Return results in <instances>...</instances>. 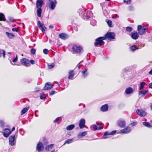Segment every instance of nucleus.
I'll use <instances>...</instances> for the list:
<instances>
[{
	"label": "nucleus",
	"mask_w": 152,
	"mask_h": 152,
	"mask_svg": "<svg viewBox=\"0 0 152 152\" xmlns=\"http://www.w3.org/2000/svg\"><path fill=\"white\" fill-rule=\"evenodd\" d=\"M146 84V83L145 82H142L140 83V86L139 89L140 90H142L143 89L144 86Z\"/></svg>",
	"instance_id": "bb28decb"
},
{
	"label": "nucleus",
	"mask_w": 152,
	"mask_h": 152,
	"mask_svg": "<svg viewBox=\"0 0 152 152\" xmlns=\"http://www.w3.org/2000/svg\"><path fill=\"white\" fill-rule=\"evenodd\" d=\"M57 4L56 0H49L48 1V6L52 10H54Z\"/></svg>",
	"instance_id": "f03ea898"
},
{
	"label": "nucleus",
	"mask_w": 152,
	"mask_h": 152,
	"mask_svg": "<svg viewBox=\"0 0 152 152\" xmlns=\"http://www.w3.org/2000/svg\"><path fill=\"white\" fill-rule=\"evenodd\" d=\"M83 62V61H81V62L80 63H79V64H78V65H77V67H78V68L79 69H80V66H81V65H79L80 64V63H81V62Z\"/></svg>",
	"instance_id": "e2e57ef3"
},
{
	"label": "nucleus",
	"mask_w": 152,
	"mask_h": 152,
	"mask_svg": "<svg viewBox=\"0 0 152 152\" xmlns=\"http://www.w3.org/2000/svg\"><path fill=\"white\" fill-rule=\"evenodd\" d=\"M133 91V90L132 88L129 87L127 88L125 90V92L127 94H129L132 93Z\"/></svg>",
	"instance_id": "aec40b11"
},
{
	"label": "nucleus",
	"mask_w": 152,
	"mask_h": 152,
	"mask_svg": "<svg viewBox=\"0 0 152 152\" xmlns=\"http://www.w3.org/2000/svg\"><path fill=\"white\" fill-rule=\"evenodd\" d=\"M87 134V132H80L78 135V137H81V136H83Z\"/></svg>",
	"instance_id": "72a5a7b5"
},
{
	"label": "nucleus",
	"mask_w": 152,
	"mask_h": 152,
	"mask_svg": "<svg viewBox=\"0 0 152 152\" xmlns=\"http://www.w3.org/2000/svg\"><path fill=\"white\" fill-rule=\"evenodd\" d=\"M44 53L45 54H47L48 53V50L47 49H44L43 50Z\"/></svg>",
	"instance_id": "a18cd8bd"
},
{
	"label": "nucleus",
	"mask_w": 152,
	"mask_h": 152,
	"mask_svg": "<svg viewBox=\"0 0 152 152\" xmlns=\"http://www.w3.org/2000/svg\"><path fill=\"white\" fill-rule=\"evenodd\" d=\"M87 69H86L82 72V76L84 78L86 77L88 74V73L87 72Z\"/></svg>",
	"instance_id": "393cba45"
},
{
	"label": "nucleus",
	"mask_w": 152,
	"mask_h": 152,
	"mask_svg": "<svg viewBox=\"0 0 152 152\" xmlns=\"http://www.w3.org/2000/svg\"><path fill=\"white\" fill-rule=\"evenodd\" d=\"M73 140V139H67L66 141L64 143V145L65 144H69V143H72V142Z\"/></svg>",
	"instance_id": "c9c22d12"
},
{
	"label": "nucleus",
	"mask_w": 152,
	"mask_h": 152,
	"mask_svg": "<svg viewBox=\"0 0 152 152\" xmlns=\"http://www.w3.org/2000/svg\"><path fill=\"white\" fill-rule=\"evenodd\" d=\"M148 92V90L145 91H139L138 94L139 95H141L142 97L144 96Z\"/></svg>",
	"instance_id": "6ab92c4d"
},
{
	"label": "nucleus",
	"mask_w": 152,
	"mask_h": 152,
	"mask_svg": "<svg viewBox=\"0 0 152 152\" xmlns=\"http://www.w3.org/2000/svg\"><path fill=\"white\" fill-rule=\"evenodd\" d=\"M42 0H37L36 2V6H42L43 4Z\"/></svg>",
	"instance_id": "5701e85b"
},
{
	"label": "nucleus",
	"mask_w": 152,
	"mask_h": 152,
	"mask_svg": "<svg viewBox=\"0 0 152 152\" xmlns=\"http://www.w3.org/2000/svg\"><path fill=\"white\" fill-rule=\"evenodd\" d=\"M116 131H115V130L113 131H112L111 132H110V134L111 135H113V134H115V133H116Z\"/></svg>",
	"instance_id": "864d4df0"
},
{
	"label": "nucleus",
	"mask_w": 152,
	"mask_h": 152,
	"mask_svg": "<svg viewBox=\"0 0 152 152\" xmlns=\"http://www.w3.org/2000/svg\"><path fill=\"white\" fill-rule=\"evenodd\" d=\"M110 132H105L103 136L102 137V138L103 139H106L107 138V137H106L107 135H111Z\"/></svg>",
	"instance_id": "e433bc0d"
},
{
	"label": "nucleus",
	"mask_w": 152,
	"mask_h": 152,
	"mask_svg": "<svg viewBox=\"0 0 152 152\" xmlns=\"http://www.w3.org/2000/svg\"><path fill=\"white\" fill-rule=\"evenodd\" d=\"M136 112L137 114L141 117H144L147 114L146 112L142 110H140L139 109H137L136 110Z\"/></svg>",
	"instance_id": "9d476101"
},
{
	"label": "nucleus",
	"mask_w": 152,
	"mask_h": 152,
	"mask_svg": "<svg viewBox=\"0 0 152 152\" xmlns=\"http://www.w3.org/2000/svg\"><path fill=\"white\" fill-rule=\"evenodd\" d=\"M106 38H108L110 39H113L115 38V34L114 33L108 32L105 35L104 37Z\"/></svg>",
	"instance_id": "0eeeda50"
},
{
	"label": "nucleus",
	"mask_w": 152,
	"mask_h": 152,
	"mask_svg": "<svg viewBox=\"0 0 152 152\" xmlns=\"http://www.w3.org/2000/svg\"><path fill=\"white\" fill-rule=\"evenodd\" d=\"M91 24L92 26H94L96 24V21L94 19H92L91 21Z\"/></svg>",
	"instance_id": "79ce46f5"
},
{
	"label": "nucleus",
	"mask_w": 152,
	"mask_h": 152,
	"mask_svg": "<svg viewBox=\"0 0 152 152\" xmlns=\"http://www.w3.org/2000/svg\"><path fill=\"white\" fill-rule=\"evenodd\" d=\"M62 117H60L57 118L55 120L53 121V122L54 123H56L58 121H60L61 120Z\"/></svg>",
	"instance_id": "ea45409f"
},
{
	"label": "nucleus",
	"mask_w": 152,
	"mask_h": 152,
	"mask_svg": "<svg viewBox=\"0 0 152 152\" xmlns=\"http://www.w3.org/2000/svg\"><path fill=\"white\" fill-rule=\"evenodd\" d=\"M55 92V91H51V92L50 93V95H52L54 94Z\"/></svg>",
	"instance_id": "6e6d98bb"
},
{
	"label": "nucleus",
	"mask_w": 152,
	"mask_h": 152,
	"mask_svg": "<svg viewBox=\"0 0 152 152\" xmlns=\"http://www.w3.org/2000/svg\"><path fill=\"white\" fill-rule=\"evenodd\" d=\"M75 127L74 125H71L68 126L66 127V129L68 130H71L73 129Z\"/></svg>",
	"instance_id": "473e14b6"
},
{
	"label": "nucleus",
	"mask_w": 152,
	"mask_h": 152,
	"mask_svg": "<svg viewBox=\"0 0 152 152\" xmlns=\"http://www.w3.org/2000/svg\"><path fill=\"white\" fill-rule=\"evenodd\" d=\"M106 22L107 23L109 27H112V22L111 21L107 19L106 20Z\"/></svg>",
	"instance_id": "4c0bfd02"
},
{
	"label": "nucleus",
	"mask_w": 152,
	"mask_h": 152,
	"mask_svg": "<svg viewBox=\"0 0 152 152\" xmlns=\"http://www.w3.org/2000/svg\"><path fill=\"white\" fill-rule=\"evenodd\" d=\"M20 62L26 66H29L30 65L29 61L26 58H23L21 59Z\"/></svg>",
	"instance_id": "39448f33"
},
{
	"label": "nucleus",
	"mask_w": 152,
	"mask_h": 152,
	"mask_svg": "<svg viewBox=\"0 0 152 152\" xmlns=\"http://www.w3.org/2000/svg\"><path fill=\"white\" fill-rule=\"evenodd\" d=\"M49 42L50 43H51V42H52V40H51V39H50L49 40Z\"/></svg>",
	"instance_id": "774afa93"
},
{
	"label": "nucleus",
	"mask_w": 152,
	"mask_h": 152,
	"mask_svg": "<svg viewBox=\"0 0 152 152\" xmlns=\"http://www.w3.org/2000/svg\"><path fill=\"white\" fill-rule=\"evenodd\" d=\"M36 149L39 151H42L44 150V146L41 142H39L37 144Z\"/></svg>",
	"instance_id": "9b49d317"
},
{
	"label": "nucleus",
	"mask_w": 152,
	"mask_h": 152,
	"mask_svg": "<svg viewBox=\"0 0 152 152\" xmlns=\"http://www.w3.org/2000/svg\"><path fill=\"white\" fill-rule=\"evenodd\" d=\"M132 28L131 27L128 26L126 28V30L127 31L129 32L132 31Z\"/></svg>",
	"instance_id": "37998d69"
},
{
	"label": "nucleus",
	"mask_w": 152,
	"mask_h": 152,
	"mask_svg": "<svg viewBox=\"0 0 152 152\" xmlns=\"http://www.w3.org/2000/svg\"><path fill=\"white\" fill-rule=\"evenodd\" d=\"M137 122L136 121H134L132 123H131L130 124V125L132 126H135L137 124Z\"/></svg>",
	"instance_id": "c03bdc74"
},
{
	"label": "nucleus",
	"mask_w": 152,
	"mask_h": 152,
	"mask_svg": "<svg viewBox=\"0 0 152 152\" xmlns=\"http://www.w3.org/2000/svg\"><path fill=\"white\" fill-rule=\"evenodd\" d=\"M9 145L11 146L14 145H15V135L12 134L9 137Z\"/></svg>",
	"instance_id": "1a4fd4ad"
},
{
	"label": "nucleus",
	"mask_w": 152,
	"mask_h": 152,
	"mask_svg": "<svg viewBox=\"0 0 152 152\" xmlns=\"http://www.w3.org/2000/svg\"><path fill=\"white\" fill-rule=\"evenodd\" d=\"M55 64L54 63H52L50 64H48V67L49 69H50L53 68Z\"/></svg>",
	"instance_id": "a19ab883"
},
{
	"label": "nucleus",
	"mask_w": 152,
	"mask_h": 152,
	"mask_svg": "<svg viewBox=\"0 0 152 152\" xmlns=\"http://www.w3.org/2000/svg\"><path fill=\"white\" fill-rule=\"evenodd\" d=\"M85 124V121L84 119H81L79 123V126L80 129H83L84 127Z\"/></svg>",
	"instance_id": "f3484780"
},
{
	"label": "nucleus",
	"mask_w": 152,
	"mask_h": 152,
	"mask_svg": "<svg viewBox=\"0 0 152 152\" xmlns=\"http://www.w3.org/2000/svg\"><path fill=\"white\" fill-rule=\"evenodd\" d=\"M128 9L129 11H131L133 10L134 8L132 6H130L128 7Z\"/></svg>",
	"instance_id": "09e8293b"
},
{
	"label": "nucleus",
	"mask_w": 152,
	"mask_h": 152,
	"mask_svg": "<svg viewBox=\"0 0 152 152\" xmlns=\"http://www.w3.org/2000/svg\"><path fill=\"white\" fill-rule=\"evenodd\" d=\"M149 88L152 89V82L149 84Z\"/></svg>",
	"instance_id": "052dcab7"
},
{
	"label": "nucleus",
	"mask_w": 152,
	"mask_h": 152,
	"mask_svg": "<svg viewBox=\"0 0 152 152\" xmlns=\"http://www.w3.org/2000/svg\"><path fill=\"white\" fill-rule=\"evenodd\" d=\"M53 145V144H51L47 146L45 148V150L48 151L51 150L52 149Z\"/></svg>",
	"instance_id": "cd10ccee"
},
{
	"label": "nucleus",
	"mask_w": 152,
	"mask_h": 152,
	"mask_svg": "<svg viewBox=\"0 0 152 152\" xmlns=\"http://www.w3.org/2000/svg\"><path fill=\"white\" fill-rule=\"evenodd\" d=\"M100 124L99 123H96V124H94L92 125L93 129L94 130H99L102 129L103 127L100 126Z\"/></svg>",
	"instance_id": "2eb2a0df"
},
{
	"label": "nucleus",
	"mask_w": 152,
	"mask_h": 152,
	"mask_svg": "<svg viewBox=\"0 0 152 152\" xmlns=\"http://www.w3.org/2000/svg\"><path fill=\"white\" fill-rule=\"evenodd\" d=\"M131 36L132 38L134 39H137L139 37L138 34L137 32H132L131 34Z\"/></svg>",
	"instance_id": "a211bd4d"
},
{
	"label": "nucleus",
	"mask_w": 152,
	"mask_h": 152,
	"mask_svg": "<svg viewBox=\"0 0 152 152\" xmlns=\"http://www.w3.org/2000/svg\"><path fill=\"white\" fill-rule=\"evenodd\" d=\"M142 123L146 127L149 128H151L152 127V126L148 122H143Z\"/></svg>",
	"instance_id": "2f4dec72"
},
{
	"label": "nucleus",
	"mask_w": 152,
	"mask_h": 152,
	"mask_svg": "<svg viewBox=\"0 0 152 152\" xmlns=\"http://www.w3.org/2000/svg\"><path fill=\"white\" fill-rule=\"evenodd\" d=\"M59 37L63 40H65L69 38V36L64 33H60L58 35Z\"/></svg>",
	"instance_id": "4468645a"
},
{
	"label": "nucleus",
	"mask_w": 152,
	"mask_h": 152,
	"mask_svg": "<svg viewBox=\"0 0 152 152\" xmlns=\"http://www.w3.org/2000/svg\"><path fill=\"white\" fill-rule=\"evenodd\" d=\"M31 52L32 54H34L35 53L36 50L34 48L32 49L31 50Z\"/></svg>",
	"instance_id": "49530a36"
},
{
	"label": "nucleus",
	"mask_w": 152,
	"mask_h": 152,
	"mask_svg": "<svg viewBox=\"0 0 152 152\" xmlns=\"http://www.w3.org/2000/svg\"><path fill=\"white\" fill-rule=\"evenodd\" d=\"M105 39V37H100L95 40L96 42L94 43V45L96 46H100L104 45V42L103 40Z\"/></svg>",
	"instance_id": "f257e3e1"
},
{
	"label": "nucleus",
	"mask_w": 152,
	"mask_h": 152,
	"mask_svg": "<svg viewBox=\"0 0 152 152\" xmlns=\"http://www.w3.org/2000/svg\"><path fill=\"white\" fill-rule=\"evenodd\" d=\"M131 130V128L129 126H127L124 129L121 130L118 133L119 134H128Z\"/></svg>",
	"instance_id": "423d86ee"
},
{
	"label": "nucleus",
	"mask_w": 152,
	"mask_h": 152,
	"mask_svg": "<svg viewBox=\"0 0 152 152\" xmlns=\"http://www.w3.org/2000/svg\"><path fill=\"white\" fill-rule=\"evenodd\" d=\"M29 107H25L21 111V115H23L25 114L29 109Z\"/></svg>",
	"instance_id": "c85d7f7f"
},
{
	"label": "nucleus",
	"mask_w": 152,
	"mask_h": 152,
	"mask_svg": "<svg viewBox=\"0 0 152 152\" xmlns=\"http://www.w3.org/2000/svg\"><path fill=\"white\" fill-rule=\"evenodd\" d=\"M45 98V96L44 95H41L40 96V99H43Z\"/></svg>",
	"instance_id": "4d7b16f0"
},
{
	"label": "nucleus",
	"mask_w": 152,
	"mask_h": 152,
	"mask_svg": "<svg viewBox=\"0 0 152 152\" xmlns=\"http://www.w3.org/2000/svg\"><path fill=\"white\" fill-rule=\"evenodd\" d=\"M108 105L107 104H105L102 106L101 108V110L103 112L106 111L108 110Z\"/></svg>",
	"instance_id": "4be33fe9"
},
{
	"label": "nucleus",
	"mask_w": 152,
	"mask_h": 152,
	"mask_svg": "<svg viewBox=\"0 0 152 152\" xmlns=\"http://www.w3.org/2000/svg\"><path fill=\"white\" fill-rule=\"evenodd\" d=\"M12 31H13L18 32V29L16 28H13L12 29Z\"/></svg>",
	"instance_id": "603ef678"
},
{
	"label": "nucleus",
	"mask_w": 152,
	"mask_h": 152,
	"mask_svg": "<svg viewBox=\"0 0 152 152\" xmlns=\"http://www.w3.org/2000/svg\"><path fill=\"white\" fill-rule=\"evenodd\" d=\"M18 57L16 55L15 58H14L12 60V61L13 62H16L18 60Z\"/></svg>",
	"instance_id": "de8ad7c7"
},
{
	"label": "nucleus",
	"mask_w": 152,
	"mask_h": 152,
	"mask_svg": "<svg viewBox=\"0 0 152 152\" xmlns=\"http://www.w3.org/2000/svg\"><path fill=\"white\" fill-rule=\"evenodd\" d=\"M11 132L12 131H11L9 129H6L4 130L3 134L4 137H7L11 134Z\"/></svg>",
	"instance_id": "ddd939ff"
},
{
	"label": "nucleus",
	"mask_w": 152,
	"mask_h": 152,
	"mask_svg": "<svg viewBox=\"0 0 152 152\" xmlns=\"http://www.w3.org/2000/svg\"><path fill=\"white\" fill-rule=\"evenodd\" d=\"M118 125L120 127L123 128L126 126V122L123 120H119L118 121Z\"/></svg>",
	"instance_id": "f8f14e48"
},
{
	"label": "nucleus",
	"mask_w": 152,
	"mask_h": 152,
	"mask_svg": "<svg viewBox=\"0 0 152 152\" xmlns=\"http://www.w3.org/2000/svg\"><path fill=\"white\" fill-rule=\"evenodd\" d=\"M37 24L40 29L41 30L42 32H44L45 31V29H46V28L44 25L42 24L39 21H37Z\"/></svg>",
	"instance_id": "6e6552de"
},
{
	"label": "nucleus",
	"mask_w": 152,
	"mask_h": 152,
	"mask_svg": "<svg viewBox=\"0 0 152 152\" xmlns=\"http://www.w3.org/2000/svg\"><path fill=\"white\" fill-rule=\"evenodd\" d=\"M15 129V127H13L12 128V131H14Z\"/></svg>",
	"instance_id": "338daca9"
},
{
	"label": "nucleus",
	"mask_w": 152,
	"mask_h": 152,
	"mask_svg": "<svg viewBox=\"0 0 152 152\" xmlns=\"http://www.w3.org/2000/svg\"><path fill=\"white\" fill-rule=\"evenodd\" d=\"M2 54L3 55V57L4 58L5 57V51L4 50H0V57L2 56Z\"/></svg>",
	"instance_id": "f704fd0d"
},
{
	"label": "nucleus",
	"mask_w": 152,
	"mask_h": 152,
	"mask_svg": "<svg viewBox=\"0 0 152 152\" xmlns=\"http://www.w3.org/2000/svg\"><path fill=\"white\" fill-rule=\"evenodd\" d=\"M4 126V122L2 121H0V126L2 127Z\"/></svg>",
	"instance_id": "8fccbe9b"
},
{
	"label": "nucleus",
	"mask_w": 152,
	"mask_h": 152,
	"mask_svg": "<svg viewBox=\"0 0 152 152\" xmlns=\"http://www.w3.org/2000/svg\"><path fill=\"white\" fill-rule=\"evenodd\" d=\"M6 19L5 18L4 15L2 13H0V21H5Z\"/></svg>",
	"instance_id": "c756f323"
},
{
	"label": "nucleus",
	"mask_w": 152,
	"mask_h": 152,
	"mask_svg": "<svg viewBox=\"0 0 152 152\" xmlns=\"http://www.w3.org/2000/svg\"><path fill=\"white\" fill-rule=\"evenodd\" d=\"M30 63H31V64H33L35 63L34 61L33 60H31L29 61Z\"/></svg>",
	"instance_id": "5fc2aeb1"
},
{
	"label": "nucleus",
	"mask_w": 152,
	"mask_h": 152,
	"mask_svg": "<svg viewBox=\"0 0 152 152\" xmlns=\"http://www.w3.org/2000/svg\"><path fill=\"white\" fill-rule=\"evenodd\" d=\"M13 20L12 19V18H9V21L10 22H12L13 21Z\"/></svg>",
	"instance_id": "680f3d73"
},
{
	"label": "nucleus",
	"mask_w": 152,
	"mask_h": 152,
	"mask_svg": "<svg viewBox=\"0 0 152 152\" xmlns=\"http://www.w3.org/2000/svg\"><path fill=\"white\" fill-rule=\"evenodd\" d=\"M118 15L117 14H115V15L113 16L112 18H115L118 17Z\"/></svg>",
	"instance_id": "13d9d810"
},
{
	"label": "nucleus",
	"mask_w": 152,
	"mask_h": 152,
	"mask_svg": "<svg viewBox=\"0 0 152 152\" xmlns=\"http://www.w3.org/2000/svg\"><path fill=\"white\" fill-rule=\"evenodd\" d=\"M20 130L23 131L22 132H21V134L22 135H23L24 133V131L22 129H20Z\"/></svg>",
	"instance_id": "bf43d9fd"
},
{
	"label": "nucleus",
	"mask_w": 152,
	"mask_h": 152,
	"mask_svg": "<svg viewBox=\"0 0 152 152\" xmlns=\"http://www.w3.org/2000/svg\"><path fill=\"white\" fill-rule=\"evenodd\" d=\"M6 34L7 35L8 37L10 38V39H12L13 38V37H15V35L13 34L12 33H10L8 32H6Z\"/></svg>",
	"instance_id": "b1692460"
},
{
	"label": "nucleus",
	"mask_w": 152,
	"mask_h": 152,
	"mask_svg": "<svg viewBox=\"0 0 152 152\" xmlns=\"http://www.w3.org/2000/svg\"><path fill=\"white\" fill-rule=\"evenodd\" d=\"M49 28H53V26L51 25H50L49 26Z\"/></svg>",
	"instance_id": "69168bd1"
},
{
	"label": "nucleus",
	"mask_w": 152,
	"mask_h": 152,
	"mask_svg": "<svg viewBox=\"0 0 152 152\" xmlns=\"http://www.w3.org/2000/svg\"><path fill=\"white\" fill-rule=\"evenodd\" d=\"M146 28L142 27L141 25H139L137 26V30L138 34L140 35H142L146 32Z\"/></svg>",
	"instance_id": "7ed1b4c3"
},
{
	"label": "nucleus",
	"mask_w": 152,
	"mask_h": 152,
	"mask_svg": "<svg viewBox=\"0 0 152 152\" xmlns=\"http://www.w3.org/2000/svg\"><path fill=\"white\" fill-rule=\"evenodd\" d=\"M69 75L68 78L69 79H71L73 78L74 76V74L73 71H70L69 72Z\"/></svg>",
	"instance_id": "7c9ffc66"
},
{
	"label": "nucleus",
	"mask_w": 152,
	"mask_h": 152,
	"mask_svg": "<svg viewBox=\"0 0 152 152\" xmlns=\"http://www.w3.org/2000/svg\"><path fill=\"white\" fill-rule=\"evenodd\" d=\"M53 85H52L50 83H47L44 87V89L45 90H50L52 89L53 86Z\"/></svg>",
	"instance_id": "dca6fc26"
},
{
	"label": "nucleus",
	"mask_w": 152,
	"mask_h": 152,
	"mask_svg": "<svg viewBox=\"0 0 152 152\" xmlns=\"http://www.w3.org/2000/svg\"><path fill=\"white\" fill-rule=\"evenodd\" d=\"M149 74L150 75H152V69L149 72Z\"/></svg>",
	"instance_id": "0e129e2a"
},
{
	"label": "nucleus",
	"mask_w": 152,
	"mask_h": 152,
	"mask_svg": "<svg viewBox=\"0 0 152 152\" xmlns=\"http://www.w3.org/2000/svg\"><path fill=\"white\" fill-rule=\"evenodd\" d=\"M41 7L42 6L36 7L37 9V15L39 17L41 16L42 13V9H41Z\"/></svg>",
	"instance_id": "412c9836"
},
{
	"label": "nucleus",
	"mask_w": 152,
	"mask_h": 152,
	"mask_svg": "<svg viewBox=\"0 0 152 152\" xmlns=\"http://www.w3.org/2000/svg\"><path fill=\"white\" fill-rule=\"evenodd\" d=\"M86 15V16L87 19H88L90 17H91L93 15V13L90 11H88L87 12Z\"/></svg>",
	"instance_id": "a878e982"
},
{
	"label": "nucleus",
	"mask_w": 152,
	"mask_h": 152,
	"mask_svg": "<svg viewBox=\"0 0 152 152\" xmlns=\"http://www.w3.org/2000/svg\"><path fill=\"white\" fill-rule=\"evenodd\" d=\"M132 0H124V2L126 3V4H129L131 2Z\"/></svg>",
	"instance_id": "3c124183"
},
{
	"label": "nucleus",
	"mask_w": 152,
	"mask_h": 152,
	"mask_svg": "<svg viewBox=\"0 0 152 152\" xmlns=\"http://www.w3.org/2000/svg\"><path fill=\"white\" fill-rule=\"evenodd\" d=\"M73 51L76 53H80L83 52L82 48L80 46L74 45L72 48Z\"/></svg>",
	"instance_id": "20e7f679"
},
{
	"label": "nucleus",
	"mask_w": 152,
	"mask_h": 152,
	"mask_svg": "<svg viewBox=\"0 0 152 152\" xmlns=\"http://www.w3.org/2000/svg\"><path fill=\"white\" fill-rule=\"evenodd\" d=\"M130 49L133 51H134L138 49V48L135 45H133L130 47Z\"/></svg>",
	"instance_id": "58836bf2"
}]
</instances>
